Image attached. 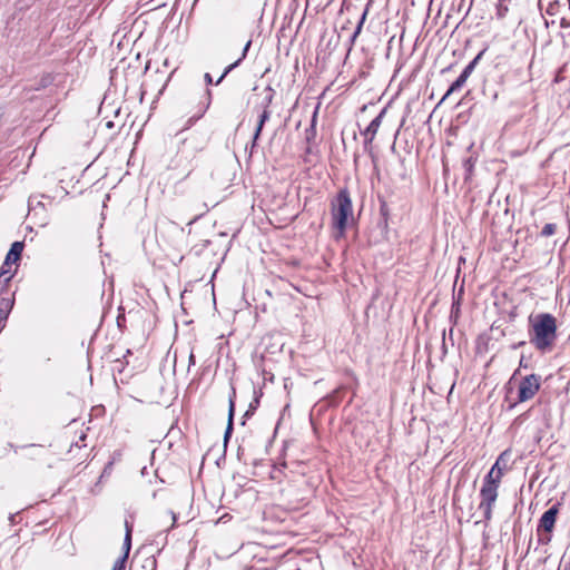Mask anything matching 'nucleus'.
<instances>
[{
	"instance_id": "1",
	"label": "nucleus",
	"mask_w": 570,
	"mask_h": 570,
	"mask_svg": "<svg viewBox=\"0 0 570 570\" xmlns=\"http://www.w3.org/2000/svg\"><path fill=\"white\" fill-rule=\"evenodd\" d=\"M530 343L540 352H550L557 340V320L549 313L529 317Z\"/></svg>"
},
{
	"instance_id": "2",
	"label": "nucleus",
	"mask_w": 570,
	"mask_h": 570,
	"mask_svg": "<svg viewBox=\"0 0 570 570\" xmlns=\"http://www.w3.org/2000/svg\"><path fill=\"white\" fill-rule=\"evenodd\" d=\"M352 213L353 206L350 193L346 188L341 189L335 199L332 202L331 208L333 220L332 224L333 227L338 230L340 235L344 234Z\"/></svg>"
},
{
	"instance_id": "3",
	"label": "nucleus",
	"mask_w": 570,
	"mask_h": 570,
	"mask_svg": "<svg viewBox=\"0 0 570 570\" xmlns=\"http://www.w3.org/2000/svg\"><path fill=\"white\" fill-rule=\"evenodd\" d=\"M498 488L499 487L484 482L481 488L479 510L483 512L485 520H490L492 517V508L498 498Z\"/></svg>"
},
{
	"instance_id": "4",
	"label": "nucleus",
	"mask_w": 570,
	"mask_h": 570,
	"mask_svg": "<svg viewBox=\"0 0 570 570\" xmlns=\"http://www.w3.org/2000/svg\"><path fill=\"white\" fill-rule=\"evenodd\" d=\"M541 381L540 376L535 374H530L524 376L518 389V401L527 402L534 397V395L540 390Z\"/></svg>"
},
{
	"instance_id": "5",
	"label": "nucleus",
	"mask_w": 570,
	"mask_h": 570,
	"mask_svg": "<svg viewBox=\"0 0 570 570\" xmlns=\"http://www.w3.org/2000/svg\"><path fill=\"white\" fill-rule=\"evenodd\" d=\"M559 509L558 505L551 507L548 511H546L539 522L538 525V533L539 535L542 534V532L547 533V537L544 538L546 541L550 540V533L552 532L557 515H558Z\"/></svg>"
},
{
	"instance_id": "6",
	"label": "nucleus",
	"mask_w": 570,
	"mask_h": 570,
	"mask_svg": "<svg viewBox=\"0 0 570 570\" xmlns=\"http://www.w3.org/2000/svg\"><path fill=\"white\" fill-rule=\"evenodd\" d=\"M13 305V294L0 298V326H2V324L7 321Z\"/></svg>"
},
{
	"instance_id": "7",
	"label": "nucleus",
	"mask_w": 570,
	"mask_h": 570,
	"mask_svg": "<svg viewBox=\"0 0 570 570\" xmlns=\"http://www.w3.org/2000/svg\"><path fill=\"white\" fill-rule=\"evenodd\" d=\"M22 250H23V243L14 242L11 245L10 250L8 252V254L6 256L4 266H10V265L17 263L20 259Z\"/></svg>"
},
{
	"instance_id": "8",
	"label": "nucleus",
	"mask_w": 570,
	"mask_h": 570,
	"mask_svg": "<svg viewBox=\"0 0 570 570\" xmlns=\"http://www.w3.org/2000/svg\"><path fill=\"white\" fill-rule=\"evenodd\" d=\"M269 118H271V110L269 109H262V112L258 116V121H257V125H256V128H255V132H254V136H253V147L256 145V141L258 140V138H259V136L262 134L263 127H264L265 122Z\"/></svg>"
},
{
	"instance_id": "9",
	"label": "nucleus",
	"mask_w": 570,
	"mask_h": 570,
	"mask_svg": "<svg viewBox=\"0 0 570 570\" xmlns=\"http://www.w3.org/2000/svg\"><path fill=\"white\" fill-rule=\"evenodd\" d=\"M391 101H389L386 104V107L384 109H382V111L371 121V124L368 125V127L366 128L365 130V135L366 136H371L370 139L373 138V136L376 134L381 122H382V118L385 116L386 114V109L387 107L390 106Z\"/></svg>"
},
{
	"instance_id": "10",
	"label": "nucleus",
	"mask_w": 570,
	"mask_h": 570,
	"mask_svg": "<svg viewBox=\"0 0 570 570\" xmlns=\"http://www.w3.org/2000/svg\"><path fill=\"white\" fill-rule=\"evenodd\" d=\"M250 45H252V40H248V41L246 42V45H245L244 49H243L242 57H240L237 61H235L234 63L229 65V66L224 70L223 75H222V76L218 78V80L216 81V85H219V83L223 81V79H224V78H225V77H226V76H227V75H228V73H229L234 68H236V67L239 65V62H240V61L246 57L247 51H248V50H249V48H250Z\"/></svg>"
},
{
	"instance_id": "11",
	"label": "nucleus",
	"mask_w": 570,
	"mask_h": 570,
	"mask_svg": "<svg viewBox=\"0 0 570 570\" xmlns=\"http://www.w3.org/2000/svg\"><path fill=\"white\" fill-rule=\"evenodd\" d=\"M503 476V473L501 472L498 466H492L488 475L484 478V483H490L492 485L499 487L501 479Z\"/></svg>"
},
{
	"instance_id": "12",
	"label": "nucleus",
	"mask_w": 570,
	"mask_h": 570,
	"mask_svg": "<svg viewBox=\"0 0 570 570\" xmlns=\"http://www.w3.org/2000/svg\"><path fill=\"white\" fill-rule=\"evenodd\" d=\"M379 200H380V204H381V207H380V210H381V216H382V224H383V227L385 229H387L389 227V214H390V208H389V204L386 202V199L384 197H382L381 195H379Z\"/></svg>"
},
{
	"instance_id": "13",
	"label": "nucleus",
	"mask_w": 570,
	"mask_h": 570,
	"mask_svg": "<svg viewBox=\"0 0 570 570\" xmlns=\"http://www.w3.org/2000/svg\"><path fill=\"white\" fill-rule=\"evenodd\" d=\"M510 456V451H503L494 463V466H498V469H500L503 474L509 469Z\"/></svg>"
},
{
	"instance_id": "14",
	"label": "nucleus",
	"mask_w": 570,
	"mask_h": 570,
	"mask_svg": "<svg viewBox=\"0 0 570 570\" xmlns=\"http://www.w3.org/2000/svg\"><path fill=\"white\" fill-rule=\"evenodd\" d=\"M234 410H235L234 401L230 397L229 399V411H228V424H227L225 435H224L225 442H227V440L229 439L232 431H233Z\"/></svg>"
},
{
	"instance_id": "15",
	"label": "nucleus",
	"mask_w": 570,
	"mask_h": 570,
	"mask_svg": "<svg viewBox=\"0 0 570 570\" xmlns=\"http://www.w3.org/2000/svg\"><path fill=\"white\" fill-rule=\"evenodd\" d=\"M12 276L13 272L11 271V265L4 266L3 263L0 269V283L3 282L4 284H8Z\"/></svg>"
},
{
	"instance_id": "16",
	"label": "nucleus",
	"mask_w": 570,
	"mask_h": 570,
	"mask_svg": "<svg viewBox=\"0 0 570 570\" xmlns=\"http://www.w3.org/2000/svg\"><path fill=\"white\" fill-rule=\"evenodd\" d=\"M265 97L262 104L263 109H269L271 104L273 102L275 91L272 87L265 88Z\"/></svg>"
},
{
	"instance_id": "17",
	"label": "nucleus",
	"mask_w": 570,
	"mask_h": 570,
	"mask_svg": "<svg viewBox=\"0 0 570 570\" xmlns=\"http://www.w3.org/2000/svg\"><path fill=\"white\" fill-rule=\"evenodd\" d=\"M465 79L464 77L460 76L452 85L451 87L449 88V90L446 91L444 98H446L448 96H450L452 92H454L455 90L460 89L464 83H465Z\"/></svg>"
},
{
	"instance_id": "18",
	"label": "nucleus",
	"mask_w": 570,
	"mask_h": 570,
	"mask_svg": "<svg viewBox=\"0 0 570 570\" xmlns=\"http://www.w3.org/2000/svg\"><path fill=\"white\" fill-rule=\"evenodd\" d=\"M122 548H124L122 556L125 558H128L129 551H130V548H131V530H128L127 533L125 534L124 547Z\"/></svg>"
},
{
	"instance_id": "19",
	"label": "nucleus",
	"mask_w": 570,
	"mask_h": 570,
	"mask_svg": "<svg viewBox=\"0 0 570 570\" xmlns=\"http://www.w3.org/2000/svg\"><path fill=\"white\" fill-rule=\"evenodd\" d=\"M127 559L128 558H125L124 556L118 558L112 567V570H125V563H126Z\"/></svg>"
},
{
	"instance_id": "20",
	"label": "nucleus",
	"mask_w": 570,
	"mask_h": 570,
	"mask_svg": "<svg viewBox=\"0 0 570 570\" xmlns=\"http://www.w3.org/2000/svg\"><path fill=\"white\" fill-rule=\"evenodd\" d=\"M556 233V225L554 224H547L542 229L543 236H551Z\"/></svg>"
},
{
	"instance_id": "21",
	"label": "nucleus",
	"mask_w": 570,
	"mask_h": 570,
	"mask_svg": "<svg viewBox=\"0 0 570 570\" xmlns=\"http://www.w3.org/2000/svg\"><path fill=\"white\" fill-rule=\"evenodd\" d=\"M210 96H212V92L209 89L206 90V105L204 107V110L202 111V114L199 115V117L203 116V114L208 109L209 105H210Z\"/></svg>"
},
{
	"instance_id": "22",
	"label": "nucleus",
	"mask_w": 570,
	"mask_h": 570,
	"mask_svg": "<svg viewBox=\"0 0 570 570\" xmlns=\"http://www.w3.org/2000/svg\"><path fill=\"white\" fill-rule=\"evenodd\" d=\"M472 68H473V63H470V65H469V66L463 70V72H462L460 76L464 77V79L466 80V79H468V77L470 76V72H471Z\"/></svg>"
},
{
	"instance_id": "23",
	"label": "nucleus",
	"mask_w": 570,
	"mask_h": 570,
	"mask_svg": "<svg viewBox=\"0 0 570 570\" xmlns=\"http://www.w3.org/2000/svg\"><path fill=\"white\" fill-rule=\"evenodd\" d=\"M168 518H169V520L171 521L170 528H173V527L175 525V523H176V519H177V518H176V514H175L173 511H170V512L168 513Z\"/></svg>"
},
{
	"instance_id": "24",
	"label": "nucleus",
	"mask_w": 570,
	"mask_h": 570,
	"mask_svg": "<svg viewBox=\"0 0 570 570\" xmlns=\"http://www.w3.org/2000/svg\"><path fill=\"white\" fill-rule=\"evenodd\" d=\"M204 80H205L206 85H212L213 83V78H212L210 73H208V72H206L204 75Z\"/></svg>"
},
{
	"instance_id": "25",
	"label": "nucleus",
	"mask_w": 570,
	"mask_h": 570,
	"mask_svg": "<svg viewBox=\"0 0 570 570\" xmlns=\"http://www.w3.org/2000/svg\"><path fill=\"white\" fill-rule=\"evenodd\" d=\"M188 361H189V366L195 365V355L193 353H190Z\"/></svg>"
},
{
	"instance_id": "26",
	"label": "nucleus",
	"mask_w": 570,
	"mask_h": 570,
	"mask_svg": "<svg viewBox=\"0 0 570 570\" xmlns=\"http://www.w3.org/2000/svg\"><path fill=\"white\" fill-rule=\"evenodd\" d=\"M125 528H126V532H127L128 530H131V531H132V525H131L128 521H126V522H125Z\"/></svg>"
},
{
	"instance_id": "27",
	"label": "nucleus",
	"mask_w": 570,
	"mask_h": 570,
	"mask_svg": "<svg viewBox=\"0 0 570 570\" xmlns=\"http://www.w3.org/2000/svg\"><path fill=\"white\" fill-rule=\"evenodd\" d=\"M392 48V38H390L387 40V50H390Z\"/></svg>"
}]
</instances>
